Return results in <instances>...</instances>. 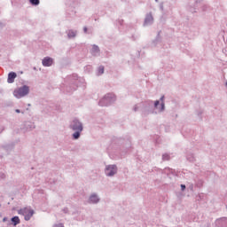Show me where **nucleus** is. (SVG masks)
<instances>
[{
  "label": "nucleus",
  "instance_id": "nucleus-19",
  "mask_svg": "<svg viewBox=\"0 0 227 227\" xmlns=\"http://www.w3.org/2000/svg\"><path fill=\"white\" fill-rule=\"evenodd\" d=\"M159 104H160L159 100L155 101L154 107L158 108L159 107Z\"/></svg>",
  "mask_w": 227,
  "mask_h": 227
},
{
  "label": "nucleus",
  "instance_id": "nucleus-6",
  "mask_svg": "<svg viewBox=\"0 0 227 227\" xmlns=\"http://www.w3.org/2000/svg\"><path fill=\"white\" fill-rule=\"evenodd\" d=\"M53 63H54V60L52 59V58L45 57L43 59V67H52Z\"/></svg>",
  "mask_w": 227,
  "mask_h": 227
},
{
  "label": "nucleus",
  "instance_id": "nucleus-16",
  "mask_svg": "<svg viewBox=\"0 0 227 227\" xmlns=\"http://www.w3.org/2000/svg\"><path fill=\"white\" fill-rule=\"evenodd\" d=\"M102 74H104V67L100 66L98 67V75H102Z\"/></svg>",
  "mask_w": 227,
  "mask_h": 227
},
{
  "label": "nucleus",
  "instance_id": "nucleus-1",
  "mask_svg": "<svg viewBox=\"0 0 227 227\" xmlns=\"http://www.w3.org/2000/svg\"><path fill=\"white\" fill-rule=\"evenodd\" d=\"M29 93V87L27 85H24L22 87H20L14 90V97L16 98H22V97H26Z\"/></svg>",
  "mask_w": 227,
  "mask_h": 227
},
{
  "label": "nucleus",
  "instance_id": "nucleus-8",
  "mask_svg": "<svg viewBox=\"0 0 227 227\" xmlns=\"http://www.w3.org/2000/svg\"><path fill=\"white\" fill-rule=\"evenodd\" d=\"M98 201H100V199H98V196H97V194L90 195V197L89 199V202L98 203Z\"/></svg>",
  "mask_w": 227,
  "mask_h": 227
},
{
  "label": "nucleus",
  "instance_id": "nucleus-18",
  "mask_svg": "<svg viewBox=\"0 0 227 227\" xmlns=\"http://www.w3.org/2000/svg\"><path fill=\"white\" fill-rule=\"evenodd\" d=\"M219 223H224V224H227V218H222L219 220Z\"/></svg>",
  "mask_w": 227,
  "mask_h": 227
},
{
  "label": "nucleus",
  "instance_id": "nucleus-24",
  "mask_svg": "<svg viewBox=\"0 0 227 227\" xmlns=\"http://www.w3.org/2000/svg\"><path fill=\"white\" fill-rule=\"evenodd\" d=\"M135 111H137V107H135Z\"/></svg>",
  "mask_w": 227,
  "mask_h": 227
},
{
  "label": "nucleus",
  "instance_id": "nucleus-3",
  "mask_svg": "<svg viewBox=\"0 0 227 227\" xmlns=\"http://www.w3.org/2000/svg\"><path fill=\"white\" fill-rule=\"evenodd\" d=\"M18 214L20 215H24L25 221H29L31 217H33V215L35 214V211L31 209L30 207H24L18 211Z\"/></svg>",
  "mask_w": 227,
  "mask_h": 227
},
{
  "label": "nucleus",
  "instance_id": "nucleus-15",
  "mask_svg": "<svg viewBox=\"0 0 227 227\" xmlns=\"http://www.w3.org/2000/svg\"><path fill=\"white\" fill-rule=\"evenodd\" d=\"M160 101H161V104H160V111H164V96H162L160 98Z\"/></svg>",
  "mask_w": 227,
  "mask_h": 227
},
{
  "label": "nucleus",
  "instance_id": "nucleus-14",
  "mask_svg": "<svg viewBox=\"0 0 227 227\" xmlns=\"http://www.w3.org/2000/svg\"><path fill=\"white\" fill-rule=\"evenodd\" d=\"M31 4H33L34 6H38V4H40V0H29Z\"/></svg>",
  "mask_w": 227,
  "mask_h": 227
},
{
  "label": "nucleus",
  "instance_id": "nucleus-2",
  "mask_svg": "<svg viewBox=\"0 0 227 227\" xmlns=\"http://www.w3.org/2000/svg\"><path fill=\"white\" fill-rule=\"evenodd\" d=\"M116 100V96L113 93L106 94L100 101H99V106L102 107L104 106H109L111 102H114Z\"/></svg>",
  "mask_w": 227,
  "mask_h": 227
},
{
  "label": "nucleus",
  "instance_id": "nucleus-20",
  "mask_svg": "<svg viewBox=\"0 0 227 227\" xmlns=\"http://www.w3.org/2000/svg\"><path fill=\"white\" fill-rule=\"evenodd\" d=\"M53 227H65L63 223L55 224Z\"/></svg>",
  "mask_w": 227,
  "mask_h": 227
},
{
  "label": "nucleus",
  "instance_id": "nucleus-17",
  "mask_svg": "<svg viewBox=\"0 0 227 227\" xmlns=\"http://www.w3.org/2000/svg\"><path fill=\"white\" fill-rule=\"evenodd\" d=\"M162 159H163V160H169V159H170L169 154H168V153L163 154Z\"/></svg>",
  "mask_w": 227,
  "mask_h": 227
},
{
  "label": "nucleus",
  "instance_id": "nucleus-5",
  "mask_svg": "<svg viewBox=\"0 0 227 227\" xmlns=\"http://www.w3.org/2000/svg\"><path fill=\"white\" fill-rule=\"evenodd\" d=\"M71 129H73V130L82 131V123L77 120H74L71 123Z\"/></svg>",
  "mask_w": 227,
  "mask_h": 227
},
{
  "label": "nucleus",
  "instance_id": "nucleus-11",
  "mask_svg": "<svg viewBox=\"0 0 227 227\" xmlns=\"http://www.w3.org/2000/svg\"><path fill=\"white\" fill-rule=\"evenodd\" d=\"M77 35V31H74V30H69L67 32V36L69 38H75V35Z\"/></svg>",
  "mask_w": 227,
  "mask_h": 227
},
{
  "label": "nucleus",
  "instance_id": "nucleus-4",
  "mask_svg": "<svg viewBox=\"0 0 227 227\" xmlns=\"http://www.w3.org/2000/svg\"><path fill=\"white\" fill-rule=\"evenodd\" d=\"M118 171V168L115 165H109L106 167L105 173L106 176H114Z\"/></svg>",
  "mask_w": 227,
  "mask_h": 227
},
{
  "label": "nucleus",
  "instance_id": "nucleus-13",
  "mask_svg": "<svg viewBox=\"0 0 227 227\" xmlns=\"http://www.w3.org/2000/svg\"><path fill=\"white\" fill-rule=\"evenodd\" d=\"M81 132H82V131L76 130V131L73 134L74 139H79V137H81Z\"/></svg>",
  "mask_w": 227,
  "mask_h": 227
},
{
  "label": "nucleus",
  "instance_id": "nucleus-9",
  "mask_svg": "<svg viewBox=\"0 0 227 227\" xmlns=\"http://www.w3.org/2000/svg\"><path fill=\"white\" fill-rule=\"evenodd\" d=\"M152 22H153V16L148 14L145 20V26H148V24H152Z\"/></svg>",
  "mask_w": 227,
  "mask_h": 227
},
{
  "label": "nucleus",
  "instance_id": "nucleus-7",
  "mask_svg": "<svg viewBox=\"0 0 227 227\" xmlns=\"http://www.w3.org/2000/svg\"><path fill=\"white\" fill-rule=\"evenodd\" d=\"M16 78H17V74L13 73V72H11L8 74V80L7 81H8L9 83L15 82Z\"/></svg>",
  "mask_w": 227,
  "mask_h": 227
},
{
  "label": "nucleus",
  "instance_id": "nucleus-21",
  "mask_svg": "<svg viewBox=\"0 0 227 227\" xmlns=\"http://www.w3.org/2000/svg\"><path fill=\"white\" fill-rule=\"evenodd\" d=\"M182 191H185V184H181Z\"/></svg>",
  "mask_w": 227,
  "mask_h": 227
},
{
  "label": "nucleus",
  "instance_id": "nucleus-22",
  "mask_svg": "<svg viewBox=\"0 0 227 227\" xmlns=\"http://www.w3.org/2000/svg\"><path fill=\"white\" fill-rule=\"evenodd\" d=\"M83 31H84V33H88V27H85L83 28Z\"/></svg>",
  "mask_w": 227,
  "mask_h": 227
},
{
  "label": "nucleus",
  "instance_id": "nucleus-12",
  "mask_svg": "<svg viewBox=\"0 0 227 227\" xmlns=\"http://www.w3.org/2000/svg\"><path fill=\"white\" fill-rule=\"evenodd\" d=\"M99 49H98V46H97V45H94L93 47H92V54H93V56H97V54H98V52H99Z\"/></svg>",
  "mask_w": 227,
  "mask_h": 227
},
{
  "label": "nucleus",
  "instance_id": "nucleus-23",
  "mask_svg": "<svg viewBox=\"0 0 227 227\" xmlns=\"http://www.w3.org/2000/svg\"><path fill=\"white\" fill-rule=\"evenodd\" d=\"M16 113H20V110H19V109H16Z\"/></svg>",
  "mask_w": 227,
  "mask_h": 227
},
{
  "label": "nucleus",
  "instance_id": "nucleus-10",
  "mask_svg": "<svg viewBox=\"0 0 227 227\" xmlns=\"http://www.w3.org/2000/svg\"><path fill=\"white\" fill-rule=\"evenodd\" d=\"M11 221L13 223V226H17V224H20V218H19V216L12 217Z\"/></svg>",
  "mask_w": 227,
  "mask_h": 227
}]
</instances>
